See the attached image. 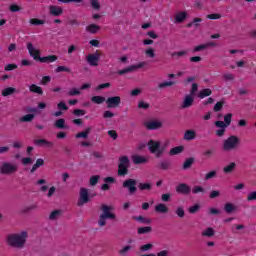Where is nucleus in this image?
<instances>
[{
  "label": "nucleus",
  "mask_w": 256,
  "mask_h": 256,
  "mask_svg": "<svg viewBox=\"0 0 256 256\" xmlns=\"http://www.w3.org/2000/svg\"><path fill=\"white\" fill-rule=\"evenodd\" d=\"M27 232L22 231L21 233L9 234L6 237V243L9 247H13L14 249H23L25 247V243H27Z\"/></svg>",
  "instance_id": "nucleus-1"
},
{
  "label": "nucleus",
  "mask_w": 256,
  "mask_h": 256,
  "mask_svg": "<svg viewBox=\"0 0 256 256\" xmlns=\"http://www.w3.org/2000/svg\"><path fill=\"white\" fill-rule=\"evenodd\" d=\"M148 150L152 155H155L156 159H159L165 153V147H161V142L150 139L148 141Z\"/></svg>",
  "instance_id": "nucleus-2"
},
{
  "label": "nucleus",
  "mask_w": 256,
  "mask_h": 256,
  "mask_svg": "<svg viewBox=\"0 0 256 256\" xmlns=\"http://www.w3.org/2000/svg\"><path fill=\"white\" fill-rule=\"evenodd\" d=\"M239 143H241V140L238 136L231 135L223 142V150L224 151H233L239 147Z\"/></svg>",
  "instance_id": "nucleus-3"
},
{
  "label": "nucleus",
  "mask_w": 256,
  "mask_h": 256,
  "mask_svg": "<svg viewBox=\"0 0 256 256\" xmlns=\"http://www.w3.org/2000/svg\"><path fill=\"white\" fill-rule=\"evenodd\" d=\"M17 171H19V166L11 162H3L0 166V173H2V175H13V173H17Z\"/></svg>",
  "instance_id": "nucleus-4"
},
{
  "label": "nucleus",
  "mask_w": 256,
  "mask_h": 256,
  "mask_svg": "<svg viewBox=\"0 0 256 256\" xmlns=\"http://www.w3.org/2000/svg\"><path fill=\"white\" fill-rule=\"evenodd\" d=\"M122 187L127 189L130 195H135V193H137V180L133 178L126 179L122 183Z\"/></svg>",
  "instance_id": "nucleus-5"
},
{
  "label": "nucleus",
  "mask_w": 256,
  "mask_h": 256,
  "mask_svg": "<svg viewBox=\"0 0 256 256\" xmlns=\"http://www.w3.org/2000/svg\"><path fill=\"white\" fill-rule=\"evenodd\" d=\"M91 199L89 198V190L87 188H80V195L78 199V207H83V205L89 203Z\"/></svg>",
  "instance_id": "nucleus-6"
},
{
  "label": "nucleus",
  "mask_w": 256,
  "mask_h": 256,
  "mask_svg": "<svg viewBox=\"0 0 256 256\" xmlns=\"http://www.w3.org/2000/svg\"><path fill=\"white\" fill-rule=\"evenodd\" d=\"M147 65V62H140L135 65H130L122 70H118V75H127V73H133L136 69H142V67H145Z\"/></svg>",
  "instance_id": "nucleus-7"
},
{
  "label": "nucleus",
  "mask_w": 256,
  "mask_h": 256,
  "mask_svg": "<svg viewBox=\"0 0 256 256\" xmlns=\"http://www.w3.org/2000/svg\"><path fill=\"white\" fill-rule=\"evenodd\" d=\"M27 50H28V53H29L30 57H32L34 59V61H40L41 60V51L36 49L33 46V43H31V42L27 43Z\"/></svg>",
  "instance_id": "nucleus-8"
},
{
  "label": "nucleus",
  "mask_w": 256,
  "mask_h": 256,
  "mask_svg": "<svg viewBox=\"0 0 256 256\" xmlns=\"http://www.w3.org/2000/svg\"><path fill=\"white\" fill-rule=\"evenodd\" d=\"M108 109H117L121 105V96H112L106 99Z\"/></svg>",
  "instance_id": "nucleus-9"
},
{
  "label": "nucleus",
  "mask_w": 256,
  "mask_h": 256,
  "mask_svg": "<svg viewBox=\"0 0 256 256\" xmlns=\"http://www.w3.org/2000/svg\"><path fill=\"white\" fill-rule=\"evenodd\" d=\"M100 209L102 211L101 215H103L104 217H106L108 219H116L117 218V216L111 212L113 210V206H109L107 204H102Z\"/></svg>",
  "instance_id": "nucleus-10"
},
{
  "label": "nucleus",
  "mask_w": 256,
  "mask_h": 256,
  "mask_svg": "<svg viewBox=\"0 0 256 256\" xmlns=\"http://www.w3.org/2000/svg\"><path fill=\"white\" fill-rule=\"evenodd\" d=\"M144 127H146L148 131H157V129L163 127V124L160 121L153 120L144 122Z\"/></svg>",
  "instance_id": "nucleus-11"
},
{
  "label": "nucleus",
  "mask_w": 256,
  "mask_h": 256,
  "mask_svg": "<svg viewBox=\"0 0 256 256\" xmlns=\"http://www.w3.org/2000/svg\"><path fill=\"white\" fill-rule=\"evenodd\" d=\"M100 58H101V55L99 53L88 54L87 57H86V61L92 67H97V65H99V59Z\"/></svg>",
  "instance_id": "nucleus-12"
},
{
  "label": "nucleus",
  "mask_w": 256,
  "mask_h": 256,
  "mask_svg": "<svg viewBox=\"0 0 256 256\" xmlns=\"http://www.w3.org/2000/svg\"><path fill=\"white\" fill-rule=\"evenodd\" d=\"M176 192L180 195H190L191 194V186L186 183H180L176 186Z\"/></svg>",
  "instance_id": "nucleus-13"
},
{
  "label": "nucleus",
  "mask_w": 256,
  "mask_h": 256,
  "mask_svg": "<svg viewBox=\"0 0 256 256\" xmlns=\"http://www.w3.org/2000/svg\"><path fill=\"white\" fill-rule=\"evenodd\" d=\"M231 119H233V114L228 113L224 116V122L216 121L214 125L215 127H229V125H231Z\"/></svg>",
  "instance_id": "nucleus-14"
},
{
  "label": "nucleus",
  "mask_w": 256,
  "mask_h": 256,
  "mask_svg": "<svg viewBox=\"0 0 256 256\" xmlns=\"http://www.w3.org/2000/svg\"><path fill=\"white\" fill-rule=\"evenodd\" d=\"M49 13L52 17H61L63 15V8L61 6L50 5Z\"/></svg>",
  "instance_id": "nucleus-15"
},
{
  "label": "nucleus",
  "mask_w": 256,
  "mask_h": 256,
  "mask_svg": "<svg viewBox=\"0 0 256 256\" xmlns=\"http://www.w3.org/2000/svg\"><path fill=\"white\" fill-rule=\"evenodd\" d=\"M34 145H36V147H53V142L52 141H48L46 139H36L34 140Z\"/></svg>",
  "instance_id": "nucleus-16"
},
{
  "label": "nucleus",
  "mask_w": 256,
  "mask_h": 256,
  "mask_svg": "<svg viewBox=\"0 0 256 256\" xmlns=\"http://www.w3.org/2000/svg\"><path fill=\"white\" fill-rule=\"evenodd\" d=\"M59 57L57 55H48L44 57H40V63H55Z\"/></svg>",
  "instance_id": "nucleus-17"
},
{
  "label": "nucleus",
  "mask_w": 256,
  "mask_h": 256,
  "mask_svg": "<svg viewBox=\"0 0 256 256\" xmlns=\"http://www.w3.org/2000/svg\"><path fill=\"white\" fill-rule=\"evenodd\" d=\"M193 96L191 95H186L182 104V109H189L191 105H193Z\"/></svg>",
  "instance_id": "nucleus-18"
},
{
  "label": "nucleus",
  "mask_w": 256,
  "mask_h": 256,
  "mask_svg": "<svg viewBox=\"0 0 256 256\" xmlns=\"http://www.w3.org/2000/svg\"><path fill=\"white\" fill-rule=\"evenodd\" d=\"M132 161L135 165H143L144 163H147V158L140 155H134Z\"/></svg>",
  "instance_id": "nucleus-19"
},
{
  "label": "nucleus",
  "mask_w": 256,
  "mask_h": 256,
  "mask_svg": "<svg viewBox=\"0 0 256 256\" xmlns=\"http://www.w3.org/2000/svg\"><path fill=\"white\" fill-rule=\"evenodd\" d=\"M155 211L156 213L165 214V213H169V208L167 207L166 204L159 203L155 206Z\"/></svg>",
  "instance_id": "nucleus-20"
},
{
  "label": "nucleus",
  "mask_w": 256,
  "mask_h": 256,
  "mask_svg": "<svg viewBox=\"0 0 256 256\" xmlns=\"http://www.w3.org/2000/svg\"><path fill=\"white\" fill-rule=\"evenodd\" d=\"M91 131H92V128L87 127L85 131H82L76 134V139H87Z\"/></svg>",
  "instance_id": "nucleus-21"
},
{
  "label": "nucleus",
  "mask_w": 256,
  "mask_h": 256,
  "mask_svg": "<svg viewBox=\"0 0 256 256\" xmlns=\"http://www.w3.org/2000/svg\"><path fill=\"white\" fill-rule=\"evenodd\" d=\"M30 93H36L37 95H43V88L37 84H31L29 86Z\"/></svg>",
  "instance_id": "nucleus-22"
},
{
  "label": "nucleus",
  "mask_w": 256,
  "mask_h": 256,
  "mask_svg": "<svg viewBox=\"0 0 256 256\" xmlns=\"http://www.w3.org/2000/svg\"><path fill=\"white\" fill-rule=\"evenodd\" d=\"M197 137V133L194 130H187L184 133V140L185 141H193Z\"/></svg>",
  "instance_id": "nucleus-23"
},
{
  "label": "nucleus",
  "mask_w": 256,
  "mask_h": 256,
  "mask_svg": "<svg viewBox=\"0 0 256 256\" xmlns=\"http://www.w3.org/2000/svg\"><path fill=\"white\" fill-rule=\"evenodd\" d=\"M236 167H237V164L235 162H231L229 165L223 168V173H225L226 175H229L233 173V171H235Z\"/></svg>",
  "instance_id": "nucleus-24"
},
{
  "label": "nucleus",
  "mask_w": 256,
  "mask_h": 256,
  "mask_svg": "<svg viewBox=\"0 0 256 256\" xmlns=\"http://www.w3.org/2000/svg\"><path fill=\"white\" fill-rule=\"evenodd\" d=\"M91 101L92 103H95V105H103V103H107V99L103 96H93Z\"/></svg>",
  "instance_id": "nucleus-25"
},
{
  "label": "nucleus",
  "mask_w": 256,
  "mask_h": 256,
  "mask_svg": "<svg viewBox=\"0 0 256 256\" xmlns=\"http://www.w3.org/2000/svg\"><path fill=\"white\" fill-rule=\"evenodd\" d=\"M132 219L134 221H138L139 223H143L144 225L151 224V219L143 217V216H133Z\"/></svg>",
  "instance_id": "nucleus-26"
},
{
  "label": "nucleus",
  "mask_w": 256,
  "mask_h": 256,
  "mask_svg": "<svg viewBox=\"0 0 256 256\" xmlns=\"http://www.w3.org/2000/svg\"><path fill=\"white\" fill-rule=\"evenodd\" d=\"M210 95H213V91L209 88H205L199 92L198 97L199 99H205V97H210Z\"/></svg>",
  "instance_id": "nucleus-27"
},
{
  "label": "nucleus",
  "mask_w": 256,
  "mask_h": 256,
  "mask_svg": "<svg viewBox=\"0 0 256 256\" xmlns=\"http://www.w3.org/2000/svg\"><path fill=\"white\" fill-rule=\"evenodd\" d=\"M187 19V12H179L175 15V23H183Z\"/></svg>",
  "instance_id": "nucleus-28"
},
{
  "label": "nucleus",
  "mask_w": 256,
  "mask_h": 256,
  "mask_svg": "<svg viewBox=\"0 0 256 256\" xmlns=\"http://www.w3.org/2000/svg\"><path fill=\"white\" fill-rule=\"evenodd\" d=\"M63 215V211L61 210H54L50 213L49 219L50 221H56V219H59Z\"/></svg>",
  "instance_id": "nucleus-29"
},
{
  "label": "nucleus",
  "mask_w": 256,
  "mask_h": 256,
  "mask_svg": "<svg viewBox=\"0 0 256 256\" xmlns=\"http://www.w3.org/2000/svg\"><path fill=\"white\" fill-rule=\"evenodd\" d=\"M14 93H17V89L13 87H7L2 90V97H9V95H14Z\"/></svg>",
  "instance_id": "nucleus-30"
},
{
  "label": "nucleus",
  "mask_w": 256,
  "mask_h": 256,
  "mask_svg": "<svg viewBox=\"0 0 256 256\" xmlns=\"http://www.w3.org/2000/svg\"><path fill=\"white\" fill-rule=\"evenodd\" d=\"M54 127H56V129H67V125H65V119L63 118L57 119L54 122Z\"/></svg>",
  "instance_id": "nucleus-31"
},
{
  "label": "nucleus",
  "mask_w": 256,
  "mask_h": 256,
  "mask_svg": "<svg viewBox=\"0 0 256 256\" xmlns=\"http://www.w3.org/2000/svg\"><path fill=\"white\" fill-rule=\"evenodd\" d=\"M138 189H139V191H151V189H153V186L149 182L139 183Z\"/></svg>",
  "instance_id": "nucleus-32"
},
{
  "label": "nucleus",
  "mask_w": 256,
  "mask_h": 256,
  "mask_svg": "<svg viewBox=\"0 0 256 256\" xmlns=\"http://www.w3.org/2000/svg\"><path fill=\"white\" fill-rule=\"evenodd\" d=\"M129 174V168L126 166H121L118 164V175L119 177H125V175Z\"/></svg>",
  "instance_id": "nucleus-33"
},
{
  "label": "nucleus",
  "mask_w": 256,
  "mask_h": 256,
  "mask_svg": "<svg viewBox=\"0 0 256 256\" xmlns=\"http://www.w3.org/2000/svg\"><path fill=\"white\" fill-rule=\"evenodd\" d=\"M99 29H101V27L99 25H96V24H90L86 27V31L88 33H92V34H95L99 31Z\"/></svg>",
  "instance_id": "nucleus-34"
},
{
  "label": "nucleus",
  "mask_w": 256,
  "mask_h": 256,
  "mask_svg": "<svg viewBox=\"0 0 256 256\" xmlns=\"http://www.w3.org/2000/svg\"><path fill=\"white\" fill-rule=\"evenodd\" d=\"M130 160H129V157H127V156H121L120 158H119V164L118 165H120V166H122V167H128L129 168V165H130Z\"/></svg>",
  "instance_id": "nucleus-35"
},
{
  "label": "nucleus",
  "mask_w": 256,
  "mask_h": 256,
  "mask_svg": "<svg viewBox=\"0 0 256 256\" xmlns=\"http://www.w3.org/2000/svg\"><path fill=\"white\" fill-rule=\"evenodd\" d=\"M158 167L162 169V171H167L171 167V161L163 160L159 163Z\"/></svg>",
  "instance_id": "nucleus-36"
},
{
  "label": "nucleus",
  "mask_w": 256,
  "mask_h": 256,
  "mask_svg": "<svg viewBox=\"0 0 256 256\" xmlns=\"http://www.w3.org/2000/svg\"><path fill=\"white\" fill-rule=\"evenodd\" d=\"M29 23L34 27H39V25H45V20H41L39 18H31Z\"/></svg>",
  "instance_id": "nucleus-37"
},
{
  "label": "nucleus",
  "mask_w": 256,
  "mask_h": 256,
  "mask_svg": "<svg viewBox=\"0 0 256 256\" xmlns=\"http://www.w3.org/2000/svg\"><path fill=\"white\" fill-rule=\"evenodd\" d=\"M153 231V228L151 226H145V227H139L138 228V235H147Z\"/></svg>",
  "instance_id": "nucleus-38"
},
{
  "label": "nucleus",
  "mask_w": 256,
  "mask_h": 256,
  "mask_svg": "<svg viewBox=\"0 0 256 256\" xmlns=\"http://www.w3.org/2000/svg\"><path fill=\"white\" fill-rule=\"evenodd\" d=\"M35 119V114H26L21 117L20 121L22 123H31Z\"/></svg>",
  "instance_id": "nucleus-39"
},
{
  "label": "nucleus",
  "mask_w": 256,
  "mask_h": 256,
  "mask_svg": "<svg viewBox=\"0 0 256 256\" xmlns=\"http://www.w3.org/2000/svg\"><path fill=\"white\" fill-rule=\"evenodd\" d=\"M193 163H195V158L190 157V158L186 159L183 164V169L184 170L191 169Z\"/></svg>",
  "instance_id": "nucleus-40"
},
{
  "label": "nucleus",
  "mask_w": 256,
  "mask_h": 256,
  "mask_svg": "<svg viewBox=\"0 0 256 256\" xmlns=\"http://www.w3.org/2000/svg\"><path fill=\"white\" fill-rule=\"evenodd\" d=\"M183 149H185L183 146H177L170 149L169 155H179L180 153H183Z\"/></svg>",
  "instance_id": "nucleus-41"
},
{
  "label": "nucleus",
  "mask_w": 256,
  "mask_h": 256,
  "mask_svg": "<svg viewBox=\"0 0 256 256\" xmlns=\"http://www.w3.org/2000/svg\"><path fill=\"white\" fill-rule=\"evenodd\" d=\"M235 209H237V207H235V205H233L231 202H228L224 205V211H226L228 214L233 213Z\"/></svg>",
  "instance_id": "nucleus-42"
},
{
  "label": "nucleus",
  "mask_w": 256,
  "mask_h": 256,
  "mask_svg": "<svg viewBox=\"0 0 256 256\" xmlns=\"http://www.w3.org/2000/svg\"><path fill=\"white\" fill-rule=\"evenodd\" d=\"M213 155H215L214 149H208V150H205L204 152H202V156L204 157V159H211V157H213Z\"/></svg>",
  "instance_id": "nucleus-43"
},
{
  "label": "nucleus",
  "mask_w": 256,
  "mask_h": 256,
  "mask_svg": "<svg viewBox=\"0 0 256 256\" xmlns=\"http://www.w3.org/2000/svg\"><path fill=\"white\" fill-rule=\"evenodd\" d=\"M71 73V68L67 67V66H58L55 69V73Z\"/></svg>",
  "instance_id": "nucleus-44"
},
{
  "label": "nucleus",
  "mask_w": 256,
  "mask_h": 256,
  "mask_svg": "<svg viewBox=\"0 0 256 256\" xmlns=\"http://www.w3.org/2000/svg\"><path fill=\"white\" fill-rule=\"evenodd\" d=\"M213 235H215V230L211 227L202 232L203 237H213Z\"/></svg>",
  "instance_id": "nucleus-45"
},
{
  "label": "nucleus",
  "mask_w": 256,
  "mask_h": 256,
  "mask_svg": "<svg viewBox=\"0 0 256 256\" xmlns=\"http://www.w3.org/2000/svg\"><path fill=\"white\" fill-rule=\"evenodd\" d=\"M107 218L106 216H103V214H100L99 216V220H98V225L99 227H105V225H107Z\"/></svg>",
  "instance_id": "nucleus-46"
},
{
  "label": "nucleus",
  "mask_w": 256,
  "mask_h": 256,
  "mask_svg": "<svg viewBox=\"0 0 256 256\" xmlns=\"http://www.w3.org/2000/svg\"><path fill=\"white\" fill-rule=\"evenodd\" d=\"M151 249H153V244H151V243H147V244H144V245L140 246V251L142 253H145L147 251H151Z\"/></svg>",
  "instance_id": "nucleus-47"
},
{
  "label": "nucleus",
  "mask_w": 256,
  "mask_h": 256,
  "mask_svg": "<svg viewBox=\"0 0 256 256\" xmlns=\"http://www.w3.org/2000/svg\"><path fill=\"white\" fill-rule=\"evenodd\" d=\"M175 85V82L173 81H165L158 85L159 89H165V87H173Z\"/></svg>",
  "instance_id": "nucleus-48"
},
{
  "label": "nucleus",
  "mask_w": 256,
  "mask_h": 256,
  "mask_svg": "<svg viewBox=\"0 0 256 256\" xmlns=\"http://www.w3.org/2000/svg\"><path fill=\"white\" fill-rule=\"evenodd\" d=\"M175 214L177 215V217H180V219H183V217H185V209L179 206L178 208H176Z\"/></svg>",
  "instance_id": "nucleus-49"
},
{
  "label": "nucleus",
  "mask_w": 256,
  "mask_h": 256,
  "mask_svg": "<svg viewBox=\"0 0 256 256\" xmlns=\"http://www.w3.org/2000/svg\"><path fill=\"white\" fill-rule=\"evenodd\" d=\"M131 249H133V246L126 245L121 250H119V255H127V253H129V251H131Z\"/></svg>",
  "instance_id": "nucleus-50"
},
{
  "label": "nucleus",
  "mask_w": 256,
  "mask_h": 256,
  "mask_svg": "<svg viewBox=\"0 0 256 256\" xmlns=\"http://www.w3.org/2000/svg\"><path fill=\"white\" fill-rule=\"evenodd\" d=\"M90 5L92 8L95 9V11H99V9H101V4L99 3V0H90Z\"/></svg>",
  "instance_id": "nucleus-51"
},
{
  "label": "nucleus",
  "mask_w": 256,
  "mask_h": 256,
  "mask_svg": "<svg viewBox=\"0 0 256 256\" xmlns=\"http://www.w3.org/2000/svg\"><path fill=\"white\" fill-rule=\"evenodd\" d=\"M145 55H146L147 57H149L150 59L155 58V49H153V48H148V49H146V50H145Z\"/></svg>",
  "instance_id": "nucleus-52"
},
{
  "label": "nucleus",
  "mask_w": 256,
  "mask_h": 256,
  "mask_svg": "<svg viewBox=\"0 0 256 256\" xmlns=\"http://www.w3.org/2000/svg\"><path fill=\"white\" fill-rule=\"evenodd\" d=\"M223 105H225L224 101H219L214 105V111L215 113H219V111H221V109H223Z\"/></svg>",
  "instance_id": "nucleus-53"
},
{
  "label": "nucleus",
  "mask_w": 256,
  "mask_h": 256,
  "mask_svg": "<svg viewBox=\"0 0 256 256\" xmlns=\"http://www.w3.org/2000/svg\"><path fill=\"white\" fill-rule=\"evenodd\" d=\"M199 209H201V206L199 204H195L194 206L189 207L188 211L191 215H195Z\"/></svg>",
  "instance_id": "nucleus-54"
},
{
  "label": "nucleus",
  "mask_w": 256,
  "mask_h": 256,
  "mask_svg": "<svg viewBox=\"0 0 256 256\" xmlns=\"http://www.w3.org/2000/svg\"><path fill=\"white\" fill-rule=\"evenodd\" d=\"M192 193L194 195H197L199 193H205V188H203L201 186H194V188L192 189Z\"/></svg>",
  "instance_id": "nucleus-55"
},
{
  "label": "nucleus",
  "mask_w": 256,
  "mask_h": 256,
  "mask_svg": "<svg viewBox=\"0 0 256 256\" xmlns=\"http://www.w3.org/2000/svg\"><path fill=\"white\" fill-rule=\"evenodd\" d=\"M87 113V111H85L84 109H75L73 111V115H75L76 117H83V115H85Z\"/></svg>",
  "instance_id": "nucleus-56"
},
{
  "label": "nucleus",
  "mask_w": 256,
  "mask_h": 256,
  "mask_svg": "<svg viewBox=\"0 0 256 256\" xmlns=\"http://www.w3.org/2000/svg\"><path fill=\"white\" fill-rule=\"evenodd\" d=\"M97 183H99V175H94L90 178V185L92 187H95V185H97Z\"/></svg>",
  "instance_id": "nucleus-57"
},
{
  "label": "nucleus",
  "mask_w": 256,
  "mask_h": 256,
  "mask_svg": "<svg viewBox=\"0 0 256 256\" xmlns=\"http://www.w3.org/2000/svg\"><path fill=\"white\" fill-rule=\"evenodd\" d=\"M112 117H115V113H113L109 110L104 111V113H103L104 119H112Z\"/></svg>",
  "instance_id": "nucleus-58"
},
{
  "label": "nucleus",
  "mask_w": 256,
  "mask_h": 256,
  "mask_svg": "<svg viewBox=\"0 0 256 256\" xmlns=\"http://www.w3.org/2000/svg\"><path fill=\"white\" fill-rule=\"evenodd\" d=\"M206 19H212V20L221 19V14H219V13L208 14L206 16Z\"/></svg>",
  "instance_id": "nucleus-59"
},
{
  "label": "nucleus",
  "mask_w": 256,
  "mask_h": 256,
  "mask_svg": "<svg viewBox=\"0 0 256 256\" xmlns=\"http://www.w3.org/2000/svg\"><path fill=\"white\" fill-rule=\"evenodd\" d=\"M150 104L146 103L145 101H140L138 103V109H149Z\"/></svg>",
  "instance_id": "nucleus-60"
},
{
  "label": "nucleus",
  "mask_w": 256,
  "mask_h": 256,
  "mask_svg": "<svg viewBox=\"0 0 256 256\" xmlns=\"http://www.w3.org/2000/svg\"><path fill=\"white\" fill-rule=\"evenodd\" d=\"M68 95L70 97H75L76 95H81V91H79L78 89L74 88V89H71L69 92H68Z\"/></svg>",
  "instance_id": "nucleus-61"
},
{
  "label": "nucleus",
  "mask_w": 256,
  "mask_h": 256,
  "mask_svg": "<svg viewBox=\"0 0 256 256\" xmlns=\"http://www.w3.org/2000/svg\"><path fill=\"white\" fill-rule=\"evenodd\" d=\"M17 64H7L4 68L5 71H14V69H17Z\"/></svg>",
  "instance_id": "nucleus-62"
},
{
  "label": "nucleus",
  "mask_w": 256,
  "mask_h": 256,
  "mask_svg": "<svg viewBox=\"0 0 256 256\" xmlns=\"http://www.w3.org/2000/svg\"><path fill=\"white\" fill-rule=\"evenodd\" d=\"M247 201H256V191H253L248 194Z\"/></svg>",
  "instance_id": "nucleus-63"
},
{
  "label": "nucleus",
  "mask_w": 256,
  "mask_h": 256,
  "mask_svg": "<svg viewBox=\"0 0 256 256\" xmlns=\"http://www.w3.org/2000/svg\"><path fill=\"white\" fill-rule=\"evenodd\" d=\"M156 256H169V250H161L159 251L157 254H155Z\"/></svg>",
  "instance_id": "nucleus-64"
}]
</instances>
